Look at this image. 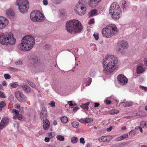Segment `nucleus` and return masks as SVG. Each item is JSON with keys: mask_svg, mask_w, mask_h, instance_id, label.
Returning <instances> with one entry per match:
<instances>
[{"mask_svg": "<svg viewBox=\"0 0 147 147\" xmlns=\"http://www.w3.org/2000/svg\"><path fill=\"white\" fill-rule=\"evenodd\" d=\"M34 44V38L31 35H26L23 38L22 42L18 45V47L23 51H28L32 48Z\"/></svg>", "mask_w": 147, "mask_h": 147, "instance_id": "f257e3e1", "label": "nucleus"}, {"mask_svg": "<svg viewBox=\"0 0 147 147\" xmlns=\"http://www.w3.org/2000/svg\"><path fill=\"white\" fill-rule=\"evenodd\" d=\"M65 28L68 32L74 34L80 32L82 29V27L78 20L74 19L66 23Z\"/></svg>", "mask_w": 147, "mask_h": 147, "instance_id": "f03ea898", "label": "nucleus"}, {"mask_svg": "<svg viewBox=\"0 0 147 147\" xmlns=\"http://www.w3.org/2000/svg\"><path fill=\"white\" fill-rule=\"evenodd\" d=\"M11 33H0V43L3 45H13L16 42L15 38Z\"/></svg>", "mask_w": 147, "mask_h": 147, "instance_id": "7ed1b4c3", "label": "nucleus"}, {"mask_svg": "<svg viewBox=\"0 0 147 147\" xmlns=\"http://www.w3.org/2000/svg\"><path fill=\"white\" fill-rule=\"evenodd\" d=\"M117 32V28L116 26L113 24L107 26L102 30L103 36L107 38H110L115 35Z\"/></svg>", "mask_w": 147, "mask_h": 147, "instance_id": "20e7f679", "label": "nucleus"}, {"mask_svg": "<svg viewBox=\"0 0 147 147\" xmlns=\"http://www.w3.org/2000/svg\"><path fill=\"white\" fill-rule=\"evenodd\" d=\"M121 11L119 5L115 3L111 5L109 8V14L114 19H119L120 17Z\"/></svg>", "mask_w": 147, "mask_h": 147, "instance_id": "39448f33", "label": "nucleus"}, {"mask_svg": "<svg viewBox=\"0 0 147 147\" xmlns=\"http://www.w3.org/2000/svg\"><path fill=\"white\" fill-rule=\"evenodd\" d=\"M85 0H79L78 3L77 4L75 7L76 13L79 15H82L86 12V7L85 4Z\"/></svg>", "mask_w": 147, "mask_h": 147, "instance_id": "423d86ee", "label": "nucleus"}, {"mask_svg": "<svg viewBox=\"0 0 147 147\" xmlns=\"http://www.w3.org/2000/svg\"><path fill=\"white\" fill-rule=\"evenodd\" d=\"M31 19L33 22H41L44 21L45 18L42 13L37 10L33 11L30 15Z\"/></svg>", "mask_w": 147, "mask_h": 147, "instance_id": "0eeeda50", "label": "nucleus"}, {"mask_svg": "<svg viewBox=\"0 0 147 147\" xmlns=\"http://www.w3.org/2000/svg\"><path fill=\"white\" fill-rule=\"evenodd\" d=\"M16 4L18 6L19 9L21 12H27L29 7V3L27 0H17Z\"/></svg>", "mask_w": 147, "mask_h": 147, "instance_id": "6e6552de", "label": "nucleus"}, {"mask_svg": "<svg viewBox=\"0 0 147 147\" xmlns=\"http://www.w3.org/2000/svg\"><path fill=\"white\" fill-rule=\"evenodd\" d=\"M119 63V61L117 57L110 54L107 55L103 60V64H117Z\"/></svg>", "mask_w": 147, "mask_h": 147, "instance_id": "1a4fd4ad", "label": "nucleus"}, {"mask_svg": "<svg viewBox=\"0 0 147 147\" xmlns=\"http://www.w3.org/2000/svg\"><path fill=\"white\" fill-rule=\"evenodd\" d=\"M118 65H104L103 72L106 74H111L112 72L117 70Z\"/></svg>", "mask_w": 147, "mask_h": 147, "instance_id": "9d476101", "label": "nucleus"}, {"mask_svg": "<svg viewBox=\"0 0 147 147\" xmlns=\"http://www.w3.org/2000/svg\"><path fill=\"white\" fill-rule=\"evenodd\" d=\"M15 96L18 100L20 102H25L27 100L25 96L19 91L15 92Z\"/></svg>", "mask_w": 147, "mask_h": 147, "instance_id": "9b49d317", "label": "nucleus"}, {"mask_svg": "<svg viewBox=\"0 0 147 147\" xmlns=\"http://www.w3.org/2000/svg\"><path fill=\"white\" fill-rule=\"evenodd\" d=\"M117 80L120 85H124L126 84L128 82L127 79L123 75H119L117 77Z\"/></svg>", "mask_w": 147, "mask_h": 147, "instance_id": "f8f14e48", "label": "nucleus"}, {"mask_svg": "<svg viewBox=\"0 0 147 147\" xmlns=\"http://www.w3.org/2000/svg\"><path fill=\"white\" fill-rule=\"evenodd\" d=\"M7 19L3 16H0V29L5 28L8 24Z\"/></svg>", "mask_w": 147, "mask_h": 147, "instance_id": "ddd939ff", "label": "nucleus"}, {"mask_svg": "<svg viewBox=\"0 0 147 147\" xmlns=\"http://www.w3.org/2000/svg\"><path fill=\"white\" fill-rule=\"evenodd\" d=\"M40 115L41 119L42 121L48 119H47L48 116L46 108L45 107H42L40 113Z\"/></svg>", "mask_w": 147, "mask_h": 147, "instance_id": "4468645a", "label": "nucleus"}, {"mask_svg": "<svg viewBox=\"0 0 147 147\" xmlns=\"http://www.w3.org/2000/svg\"><path fill=\"white\" fill-rule=\"evenodd\" d=\"M9 121V119L6 117L3 118L0 123V129H2L7 124Z\"/></svg>", "mask_w": 147, "mask_h": 147, "instance_id": "2eb2a0df", "label": "nucleus"}, {"mask_svg": "<svg viewBox=\"0 0 147 147\" xmlns=\"http://www.w3.org/2000/svg\"><path fill=\"white\" fill-rule=\"evenodd\" d=\"M101 0H90L89 3L90 7L94 8L98 4Z\"/></svg>", "mask_w": 147, "mask_h": 147, "instance_id": "dca6fc26", "label": "nucleus"}, {"mask_svg": "<svg viewBox=\"0 0 147 147\" xmlns=\"http://www.w3.org/2000/svg\"><path fill=\"white\" fill-rule=\"evenodd\" d=\"M43 121V127L45 130H48L50 127V123L48 119L44 120Z\"/></svg>", "mask_w": 147, "mask_h": 147, "instance_id": "f3484780", "label": "nucleus"}, {"mask_svg": "<svg viewBox=\"0 0 147 147\" xmlns=\"http://www.w3.org/2000/svg\"><path fill=\"white\" fill-rule=\"evenodd\" d=\"M120 46L123 49H127L129 45L127 42L123 40L120 43Z\"/></svg>", "mask_w": 147, "mask_h": 147, "instance_id": "a211bd4d", "label": "nucleus"}, {"mask_svg": "<svg viewBox=\"0 0 147 147\" xmlns=\"http://www.w3.org/2000/svg\"><path fill=\"white\" fill-rule=\"evenodd\" d=\"M128 137V135L127 134H125L115 139V141H117L122 140Z\"/></svg>", "mask_w": 147, "mask_h": 147, "instance_id": "6ab92c4d", "label": "nucleus"}, {"mask_svg": "<svg viewBox=\"0 0 147 147\" xmlns=\"http://www.w3.org/2000/svg\"><path fill=\"white\" fill-rule=\"evenodd\" d=\"M21 87L25 93H28L30 92V88L27 85H23Z\"/></svg>", "mask_w": 147, "mask_h": 147, "instance_id": "aec40b11", "label": "nucleus"}, {"mask_svg": "<svg viewBox=\"0 0 147 147\" xmlns=\"http://www.w3.org/2000/svg\"><path fill=\"white\" fill-rule=\"evenodd\" d=\"M145 69L142 65H140L137 68V73L138 74L142 73L144 71Z\"/></svg>", "mask_w": 147, "mask_h": 147, "instance_id": "412c9836", "label": "nucleus"}, {"mask_svg": "<svg viewBox=\"0 0 147 147\" xmlns=\"http://www.w3.org/2000/svg\"><path fill=\"white\" fill-rule=\"evenodd\" d=\"M107 136H102L98 138V141L100 142H105L109 141Z\"/></svg>", "mask_w": 147, "mask_h": 147, "instance_id": "4be33fe9", "label": "nucleus"}, {"mask_svg": "<svg viewBox=\"0 0 147 147\" xmlns=\"http://www.w3.org/2000/svg\"><path fill=\"white\" fill-rule=\"evenodd\" d=\"M6 15L9 17L13 16L14 13L12 9H9L7 10L6 12Z\"/></svg>", "mask_w": 147, "mask_h": 147, "instance_id": "5701e85b", "label": "nucleus"}, {"mask_svg": "<svg viewBox=\"0 0 147 147\" xmlns=\"http://www.w3.org/2000/svg\"><path fill=\"white\" fill-rule=\"evenodd\" d=\"M30 60L33 63V64L39 63L40 61L39 59L36 56H35L34 58L32 57Z\"/></svg>", "mask_w": 147, "mask_h": 147, "instance_id": "b1692460", "label": "nucleus"}, {"mask_svg": "<svg viewBox=\"0 0 147 147\" xmlns=\"http://www.w3.org/2000/svg\"><path fill=\"white\" fill-rule=\"evenodd\" d=\"M119 111L115 109H112L108 111L107 113L111 115H114L119 113Z\"/></svg>", "mask_w": 147, "mask_h": 147, "instance_id": "393cba45", "label": "nucleus"}, {"mask_svg": "<svg viewBox=\"0 0 147 147\" xmlns=\"http://www.w3.org/2000/svg\"><path fill=\"white\" fill-rule=\"evenodd\" d=\"M134 103L132 102H126L123 103V105L125 107H127L132 106Z\"/></svg>", "mask_w": 147, "mask_h": 147, "instance_id": "a878e982", "label": "nucleus"}, {"mask_svg": "<svg viewBox=\"0 0 147 147\" xmlns=\"http://www.w3.org/2000/svg\"><path fill=\"white\" fill-rule=\"evenodd\" d=\"M89 103V102H88L86 103L82 104L81 105L80 107L82 109L87 110L88 109V106Z\"/></svg>", "mask_w": 147, "mask_h": 147, "instance_id": "bb28decb", "label": "nucleus"}, {"mask_svg": "<svg viewBox=\"0 0 147 147\" xmlns=\"http://www.w3.org/2000/svg\"><path fill=\"white\" fill-rule=\"evenodd\" d=\"M61 122L63 123H66L68 121V119L66 117L63 116L60 118Z\"/></svg>", "mask_w": 147, "mask_h": 147, "instance_id": "cd10ccee", "label": "nucleus"}, {"mask_svg": "<svg viewBox=\"0 0 147 147\" xmlns=\"http://www.w3.org/2000/svg\"><path fill=\"white\" fill-rule=\"evenodd\" d=\"M18 86V84L16 82H14L10 84L9 86L10 89L16 88Z\"/></svg>", "mask_w": 147, "mask_h": 147, "instance_id": "c85d7f7f", "label": "nucleus"}, {"mask_svg": "<svg viewBox=\"0 0 147 147\" xmlns=\"http://www.w3.org/2000/svg\"><path fill=\"white\" fill-rule=\"evenodd\" d=\"M96 10V9L92 10L89 13V15L90 17L93 16L97 14Z\"/></svg>", "mask_w": 147, "mask_h": 147, "instance_id": "c756f323", "label": "nucleus"}, {"mask_svg": "<svg viewBox=\"0 0 147 147\" xmlns=\"http://www.w3.org/2000/svg\"><path fill=\"white\" fill-rule=\"evenodd\" d=\"M6 103L4 101H2L0 102V111H1L3 107L6 106Z\"/></svg>", "mask_w": 147, "mask_h": 147, "instance_id": "7c9ffc66", "label": "nucleus"}, {"mask_svg": "<svg viewBox=\"0 0 147 147\" xmlns=\"http://www.w3.org/2000/svg\"><path fill=\"white\" fill-rule=\"evenodd\" d=\"M26 81L27 82V83H28V84L32 87L33 88H35L36 87V85L35 84L31 81H30L27 80Z\"/></svg>", "mask_w": 147, "mask_h": 147, "instance_id": "2f4dec72", "label": "nucleus"}, {"mask_svg": "<svg viewBox=\"0 0 147 147\" xmlns=\"http://www.w3.org/2000/svg\"><path fill=\"white\" fill-rule=\"evenodd\" d=\"M71 141L73 144H75L78 141V138L75 136L72 137L71 139Z\"/></svg>", "mask_w": 147, "mask_h": 147, "instance_id": "473e14b6", "label": "nucleus"}, {"mask_svg": "<svg viewBox=\"0 0 147 147\" xmlns=\"http://www.w3.org/2000/svg\"><path fill=\"white\" fill-rule=\"evenodd\" d=\"M72 127L75 128H77L79 126V123L76 121L73 122L72 123Z\"/></svg>", "mask_w": 147, "mask_h": 147, "instance_id": "72a5a7b5", "label": "nucleus"}, {"mask_svg": "<svg viewBox=\"0 0 147 147\" xmlns=\"http://www.w3.org/2000/svg\"><path fill=\"white\" fill-rule=\"evenodd\" d=\"M140 125L142 127H146L147 126V122L146 121H142L140 123Z\"/></svg>", "mask_w": 147, "mask_h": 147, "instance_id": "f704fd0d", "label": "nucleus"}, {"mask_svg": "<svg viewBox=\"0 0 147 147\" xmlns=\"http://www.w3.org/2000/svg\"><path fill=\"white\" fill-rule=\"evenodd\" d=\"M85 122L88 123L92 122L93 121L92 119L91 118H86L84 119Z\"/></svg>", "mask_w": 147, "mask_h": 147, "instance_id": "c9c22d12", "label": "nucleus"}, {"mask_svg": "<svg viewBox=\"0 0 147 147\" xmlns=\"http://www.w3.org/2000/svg\"><path fill=\"white\" fill-rule=\"evenodd\" d=\"M57 138L58 140L63 141L64 140V137L63 136L61 135L57 136Z\"/></svg>", "mask_w": 147, "mask_h": 147, "instance_id": "e433bc0d", "label": "nucleus"}, {"mask_svg": "<svg viewBox=\"0 0 147 147\" xmlns=\"http://www.w3.org/2000/svg\"><path fill=\"white\" fill-rule=\"evenodd\" d=\"M136 134V132L134 130H131L129 133V135L131 136H134Z\"/></svg>", "mask_w": 147, "mask_h": 147, "instance_id": "4c0bfd02", "label": "nucleus"}, {"mask_svg": "<svg viewBox=\"0 0 147 147\" xmlns=\"http://www.w3.org/2000/svg\"><path fill=\"white\" fill-rule=\"evenodd\" d=\"M95 74V71L94 70H91L90 72V77H94Z\"/></svg>", "mask_w": 147, "mask_h": 147, "instance_id": "58836bf2", "label": "nucleus"}, {"mask_svg": "<svg viewBox=\"0 0 147 147\" xmlns=\"http://www.w3.org/2000/svg\"><path fill=\"white\" fill-rule=\"evenodd\" d=\"M53 1L55 4H58L60 3L62 1V0H52Z\"/></svg>", "mask_w": 147, "mask_h": 147, "instance_id": "ea45409f", "label": "nucleus"}, {"mask_svg": "<svg viewBox=\"0 0 147 147\" xmlns=\"http://www.w3.org/2000/svg\"><path fill=\"white\" fill-rule=\"evenodd\" d=\"M4 77L6 79H9L11 78L9 74H5L4 75Z\"/></svg>", "mask_w": 147, "mask_h": 147, "instance_id": "a19ab883", "label": "nucleus"}, {"mask_svg": "<svg viewBox=\"0 0 147 147\" xmlns=\"http://www.w3.org/2000/svg\"><path fill=\"white\" fill-rule=\"evenodd\" d=\"M48 136L50 138H51L55 136V135L51 133H49L48 134Z\"/></svg>", "mask_w": 147, "mask_h": 147, "instance_id": "79ce46f5", "label": "nucleus"}, {"mask_svg": "<svg viewBox=\"0 0 147 147\" xmlns=\"http://www.w3.org/2000/svg\"><path fill=\"white\" fill-rule=\"evenodd\" d=\"M88 80L86 79H84V84L85 85V86H89L90 85V83H87L86 82Z\"/></svg>", "mask_w": 147, "mask_h": 147, "instance_id": "37998d69", "label": "nucleus"}, {"mask_svg": "<svg viewBox=\"0 0 147 147\" xmlns=\"http://www.w3.org/2000/svg\"><path fill=\"white\" fill-rule=\"evenodd\" d=\"M80 142L81 144H84L85 143L84 138H81L80 140Z\"/></svg>", "mask_w": 147, "mask_h": 147, "instance_id": "c03bdc74", "label": "nucleus"}, {"mask_svg": "<svg viewBox=\"0 0 147 147\" xmlns=\"http://www.w3.org/2000/svg\"><path fill=\"white\" fill-rule=\"evenodd\" d=\"M22 116L21 114H19L18 115L17 118L20 121L22 119Z\"/></svg>", "mask_w": 147, "mask_h": 147, "instance_id": "a18cd8bd", "label": "nucleus"}, {"mask_svg": "<svg viewBox=\"0 0 147 147\" xmlns=\"http://www.w3.org/2000/svg\"><path fill=\"white\" fill-rule=\"evenodd\" d=\"M0 97L1 98H6V97L4 94L3 92L0 91Z\"/></svg>", "mask_w": 147, "mask_h": 147, "instance_id": "49530a36", "label": "nucleus"}, {"mask_svg": "<svg viewBox=\"0 0 147 147\" xmlns=\"http://www.w3.org/2000/svg\"><path fill=\"white\" fill-rule=\"evenodd\" d=\"M13 112L15 113V115H18L19 114V111L18 110H16V109H13Z\"/></svg>", "mask_w": 147, "mask_h": 147, "instance_id": "de8ad7c7", "label": "nucleus"}, {"mask_svg": "<svg viewBox=\"0 0 147 147\" xmlns=\"http://www.w3.org/2000/svg\"><path fill=\"white\" fill-rule=\"evenodd\" d=\"M105 102L107 105H110L111 103V101L110 100H106Z\"/></svg>", "mask_w": 147, "mask_h": 147, "instance_id": "09e8293b", "label": "nucleus"}, {"mask_svg": "<svg viewBox=\"0 0 147 147\" xmlns=\"http://www.w3.org/2000/svg\"><path fill=\"white\" fill-rule=\"evenodd\" d=\"M68 104L69 105L70 107H73L74 104H73V102L72 101H70L68 102Z\"/></svg>", "mask_w": 147, "mask_h": 147, "instance_id": "8fccbe9b", "label": "nucleus"}, {"mask_svg": "<svg viewBox=\"0 0 147 147\" xmlns=\"http://www.w3.org/2000/svg\"><path fill=\"white\" fill-rule=\"evenodd\" d=\"M94 23V18L91 19L89 21L88 24H93Z\"/></svg>", "mask_w": 147, "mask_h": 147, "instance_id": "3c124183", "label": "nucleus"}, {"mask_svg": "<svg viewBox=\"0 0 147 147\" xmlns=\"http://www.w3.org/2000/svg\"><path fill=\"white\" fill-rule=\"evenodd\" d=\"M22 63V62L21 60H18L15 62L16 64H21Z\"/></svg>", "mask_w": 147, "mask_h": 147, "instance_id": "603ef678", "label": "nucleus"}, {"mask_svg": "<svg viewBox=\"0 0 147 147\" xmlns=\"http://www.w3.org/2000/svg\"><path fill=\"white\" fill-rule=\"evenodd\" d=\"M140 88H141L142 90H144L145 91H147V87L140 86Z\"/></svg>", "mask_w": 147, "mask_h": 147, "instance_id": "864d4df0", "label": "nucleus"}, {"mask_svg": "<svg viewBox=\"0 0 147 147\" xmlns=\"http://www.w3.org/2000/svg\"><path fill=\"white\" fill-rule=\"evenodd\" d=\"M49 104L51 105V107H53L55 106V102L54 101H52L51 103H49Z\"/></svg>", "mask_w": 147, "mask_h": 147, "instance_id": "5fc2aeb1", "label": "nucleus"}, {"mask_svg": "<svg viewBox=\"0 0 147 147\" xmlns=\"http://www.w3.org/2000/svg\"><path fill=\"white\" fill-rule=\"evenodd\" d=\"M93 36L96 40H97L98 39L99 36L98 34H94Z\"/></svg>", "mask_w": 147, "mask_h": 147, "instance_id": "6e6d98bb", "label": "nucleus"}, {"mask_svg": "<svg viewBox=\"0 0 147 147\" xmlns=\"http://www.w3.org/2000/svg\"><path fill=\"white\" fill-rule=\"evenodd\" d=\"M43 4L44 5H47L48 4V1L47 0H43Z\"/></svg>", "mask_w": 147, "mask_h": 147, "instance_id": "4d7b16f0", "label": "nucleus"}, {"mask_svg": "<svg viewBox=\"0 0 147 147\" xmlns=\"http://www.w3.org/2000/svg\"><path fill=\"white\" fill-rule=\"evenodd\" d=\"M112 126H110L109 128L107 129V131H110L112 130Z\"/></svg>", "mask_w": 147, "mask_h": 147, "instance_id": "13d9d810", "label": "nucleus"}, {"mask_svg": "<svg viewBox=\"0 0 147 147\" xmlns=\"http://www.w3.org/2000/svg\"><path fill=\"white\" fill-rule=\"evenodd\" d=\"M78 121L82 123H84V122H85V121H84V119H80L78 120Z\"/></svg>", "mask_w": 147, "mask_h": 147, "instance_id": "bf43d9fd", "label": "nucleus"}, {"mask_svg": "<svg viewBox=\"0 0 147 147\" xmlns=\"http://www.w3.org/2000/svg\"><path fill=\"white\" fill-rule=\"evenodd\" d=\"M50 138H45V141L46 142H49V141Z\"/></svg>", "mask_w": 147, "mask_h": 147, "instance_id": "052dcab7", "label": "nucleus"}, {"mask_svg": "<svg viewBox=\"0 0 147 147\" xmlns=\"http://www.w3.org/2000/svg\"><path fill=\"white\" fill-rule=\"evenodd\" d=\"M15 107L17 109H19L20 107V105L18 104H16L15 105Z\"/></svg>", "mask_w": 147, "mask_h": 147, "instance_id": "680f3d73", "label": "nucleus"}, {"mask_svg": "<svg viewBox=\"0 0 147 147\" xmlns=\"http://www.w3.org/2000/svg\"><path fill=\"white\" fill-rule=\"evenodd\" d=\"M99 105L100 104L96 102L94 103V107H98Z\"/></svg>", "mask_w": 147, "mask_h": 147, "instance_id": "e2e57ef3", "label": "nucleus"}, {"mask_svg": "<svg viewBox=\"0 0 147 147\" xmlns=\"http://www.w3.org/2000/svg\"><path fill=\"white\" fill-rule=\"evenodd\" d=\"M50 45L49 44H46L45 46V47L47 49H49L50 48Z\"/></svg>", "mask_w": 147, "mask_h": 147, "instance_id": "0e129e2a", "label": "nucleus"}, {"mask_svg": "<svg viewBox=\"0 0 147 147\" xmlns=\"http://www.w3.org/2000/svg\"><path fill=\"white\" fill-rule=\"evenodd\" d=\"M144 61L145 64H147V58L144 59Z\"/></svg>", "mask_w": 147, "mask_h": 147, "instance_id": "69168bd1", "label": "nucleus"}, {"mask_svg": "<svg viewBox=\"0 0 147 147\" xmlns=\"http://www.w3.org/2000/svg\"><path fill=\"white\" fill-rule=\"evenodd\" d=\"M17 116H18V115H14L13 117V119H16L17 118Z\"/></svg>", "mask_w": 147, "mask_h": 147, "instance_id": "338daca9", "label": "nucleus"}, {"mask_svg": "<svg viewBox=\"0 0 147 147\" xmlns=\"http://www.w3.org/2000/svg\"><path fill=\"white\" fill-rule=\"evenodd\" d=\"M116 50L117 52H120L121 51V49L120 48H117Z\"/></svg>", "mask_w": 147, "mask_h": 147, "instance_id": "774afa93", "label": "nucleus"}]
</instances>
